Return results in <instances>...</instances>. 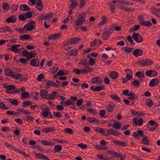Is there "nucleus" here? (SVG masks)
<instances>
[{
	"instance_id": "nucleus-9",
	"label": "nucleus",
	"mask_w": 160,
	"mask_h": 160,
	"mask_svg": "<svg viewBox=\"0 0 160 160\" xmlns=\"http://www.w3.org/2000/svg\"><path fill=\"white\" fill-rule=\"evenodd\" d=\"M133 121L134 124L136 126L139 125L141 126L143 123V120L142 118H140L138 120L137 118H133Z\"/></svg>"
},
{
	"instance_id": "nucleus-13",
	"label": "nucleus",
	"mask_w": 160,
	"mask_h": 160,
	"mask_svg": "<svg viewBox=\"0 0 160 160\" xmlns=\"http://www.w3.org/2000/svg\"><path fill=\"white\" fill-rule=\"evenodd\" d=\"M112 142L118 146H121L123 147L127 146V143L124 141H117L114 139L113 140Z\"/></svg>"
},
{
	"instance_id": "nucleus-50",
	"label": "nucleus",
	"mask_w": 160,
	"mask_h": 160,
	"mask_svg": "<svg viewBox=\"0 0 160 160\" xmlns=\"http://www.w3.org/2000/svg\"><path fill=\"white\" fill-rule=\"evenodd\" d=\"M144 59L139 60L137 62V63L143 67L146 66Z\"/></svg>"
},
{
	"instance_id": "nucleus-4",
	"label": "nucleus",
	"mask_w": 160,
	"mask_h": 160,
	"mask_svg": "<svg viewBox=\"0 0 160 160\" xmlns=\"http://www.w3.org/2000/svg\"><path fill=\"white\" fill-rule=\"evenodd\" d=\"M36 23L33 21L29 22L24 26V28L28 31H31L33 29H36Z\"/></svg>"
},
{
	"instance_id": "nucleus-16",
	"label": "nucleus",
	"mask_w": 160,
	"mask_h": 160,
	"mask_svg": "<svg viewBox=\"0 0 160 160\" xmlns=\"http://www.w3.org/2000/svg\"><path fill=\"white\" fill-rule=\"evenodd\" d=\"M36 7L38 10H42L43 8L42 0H36Z\"/></svg>"
},
{
	"instance_id": "nucleus-24",
	"label": "nucleus",
	"mask_w": 160,
	"mask_h": 160,
	"mask_svg": "<svg viewBox=\"0 0 160 160\" xmlns=\"http://www.w3.org/2000/svg\"><path fill=\"white\" fill-rule=\"evenodd\" d=\"M4 99L9 101L10 103H11L13 105H17L18 104V102L17 100L13 99H9L6 98H4Z\"/></svg>"
},
{
	"instance_id": "nucleus-2",
	"label": "nucleus",
	"mask_w": 160,
	"mask_h": 160,
	"mask_svg": "<svg viewBox=\"0 0 160 160\" xmlns=\"http://www.w3.org/2000/svg\"><path fill=\"white\" fill-rule=\"evenodd\" d=\"M86 17V14L84 12H82L78 17L75 22L77 26L82 25L85 21Z\"/></svg>"
},
{
	"instance_id": "nucleus-42",
	"label": "nucleus",
	"mask_w": 160,
	"mask_h": 160,
	"mask_svg": "<svg viewBox=\"0 0 160 160\" xmlns=\"http://www.w3.org/2000/svg\"><path fill=\"white\" fill-rule=\"evenodd\" d=\"M139 34L138 33H133L132 35V38L133 39L138 43V37Z\"/></svg>"
},
{
	"instance_id": "nucleus-17",
	"label": "nucleus",
	"mask_w": 160,
	"mask_h": 160,
	"mask_svg": "<svg viewBox=\"0 0 160 160\" xmlns=\"http://www.w3.org/2000/svg\"><path fill=\"white\" fill-rule=\"evenodd\" d=\"M109 75L112 79H117L119 75V73L116 71H112L109 74Z\"/></svg>"
},
{
	"instance_id": "nucleus-63",
	"label": "nucleus",
	"mask_w": 160,
	"mask_h": 160,
	"mask_svg": "<svg viewBox=\"0 0 160 160\" xmlns=\"http://www.w3.org/2000/svg\"><path fill=\"white\" fill-rule=\"evenodd\" d=\"M19 19L22 21H24L26 20V18L25 14L20 15L19 16Z\"/></svg>"
},
{
	"instance_id": "nucleus-14",
	"label": "nucleus",
	"mask_w": 160,
	"mask_h": 160,
	"mask_svg": "<svg viewBox=\"0 0 160 160\" xmlns=\"http://www.w3.org/2000/svg\"><path fill=\"white\" fill-rule=\"evenodd\" d=\"M61 33H57L52 34L49 36L48 38L50 39L56 40L61 38Z\"/></svg>"
},
{
	"instance_id": "nucleus-29",
	"label": "nucleus",
	"mask_w": 160,
	"mask_h": 160,
	"mask_svg": "<svg viewBox=\"0 0 160 160\" xmlns=\"http://www.w3.org/2000/svg\"><path fill=\"white\" fill-rule=\"evenodd\" d=\"M79 64L83 65L85 67H86V66H87V67H89L88 63L87 62L86 59H81L80 61Z\"/></svg>"
},
{
	"instance_id": "nucleus-3",
	"label": "nucleus",
	"mask_w": 160,
	"mask_h": 160,
	"mask_svg": "<svg viewBox=\"0 0 160 160\" xmlns=\"http://www.w3.org/2000/svg\"><path fill=\"white\" fill-rule=\"evenodd\" d=\"M113 3H111V8L112 9H114L115 6V3L116 2L121 3L124 4L125 5L128 6H131L133 4L129 2L125 1L122 0H110Z\"/></svg>"
},
{
	"instance_id": "nucleus-52",
	"label": "nucleus",
	"mask_w": 160,
	"mask_h": 160,
	"mask_svg": "<svg viewBox=\"0 0 160 160\" xmlns=\"http://www.w3.org/2000/svg\"><path fill=\"white\" fill-rule=\"evenodd\" d=\"M132 83L134 86H139L140 82L138 80L135 79L132 82Z\"/></svg>"
},
{
	"instance_id": "nucleus-18",
	"label": "nucleus",
	"mask_w": 160,
	"mask_h": 160,
	"mask_svg": "<svg viewBox=\"0 0 160 160\" xmlns=\"http://www.w3.org/2000/svg\"><path fill=\"white\" fill-rule=\"evenodd\" d=\"M55 131L54 127H48L46 128H43L42 131L44 132L48 133L50 132H52Z\"/></svg>"
},
{
	"instance_id": "nucleus-23",
	"label": "nucleus",
	"mask_w": 160,
	"mask_h": 160,
	"mask_svg": "<svg viewBox=\"0 0 160 160\" xmlns=\"http://www.w3.org/2000/svg\"><path fill=\"white\" fill-rule=\"evenodd\" d=\"M40 92L41 96L42 98H46L48 94V91L44 89L41 90Z\"/></svg>"
},
{
	"instance_id": "nucleus-36",
	"label": "nucleus",
	"mask_w": 160,
	"mask_h": 160,
	"mask_svg": "<svg viewBox=\"0 0 160 160\" xmlns=\"http://www.w3.org/2000/svg\"><path fill=\"white\" fill-rule=\"evenodd\" d=\"M97 157L100 159L104 160H110L109 158H107L106 156L101 154H98L97 155Z\"/></svg>"
},
{
	"instance_id": "nucleus-41",
	"label": "nucleus",
	"mask_w": 160,
	"mask_h": 160,
	"mask_svg": "<svg viewBox=\"0 0 160 160\" xmlns=\"http://www.w3.org/2000/svg\"><path fill=\"white\" fill-rule=\"evenodd\" d=\"M31 104L32 102L29 101H26L22 102V106L24 108L29 106Z\"/></svg>"
},
{
	"instance_id": "nucleus-8",
	"label": "nucleus",
	"mask_w": 160,
	"mask_h": 160,
	"mask_svg": "<svg viewBox=\"0 0 160 160\" xmlns=\"http://www.w3.org/2000/svg\"><path fill=\"white\" fill-rule=\"evenodd\" d=\"M94 86H92L90 87V89L95 92H98L105 89V87L103 85L97 86L94 88Z\"/></svg>"
},
{
	"instance_id": "nucleus-21",
	"label": "nucleus",
	"mask_w": 160,
	"mask_h": 160,
	"mask_svg": "<svg viewBox=\"0 0 160 160\" xmlns=\"http://www.w3.org/2000/svg\"><path fill=\"white\" fill-rule=\"evenodd\" d=\"M70 7L71 9H74L78 6V3L75 0H70Z\"/></svg>"
},
{
	"instance_id": "nucleus-34",
	"label": "nucleus",
	"mask_w": 160,
	"mask_h": 160,
	"mask_svg": "<svg viewBox=\"0 0 160 160\" xmlns=\"http://www.w3.org/2000/svg\"><path fill=\"white\" fill-rule=\"evenodd\" d=\"M135 75L137 77L139 78L144 77L145 76L144 72H142L140 71H138L135 73Z\"/></svg>"
},
{
	"instance_id": "nucleus-33",
	"label": "nucleus",
	"mask_w": 160,
	"mask_h": 160,
	"mask_svg": "<svg viewBox=\"0 0 160 160\" xmlns=\"http://www.w3.org/2000/svg\"><path fill=\"white\" fill-rule=\"evenodd\" d=\"M94 131L97 133L102 134H103L105 132V131L102 128H97L94 129Z\"/></svg>"
},
{
	"instance_id": "nucleus-38",
	"label": "nucleus",
	"mask_w": 160,
	"mask_h": 160,
	"mask_svg": "<svg viewBox=\"0 0 160 160\" xmlns=\"http://www.w3.org/2000/svg\"><path fill=\"white\" fill-rule=\"evenodd\" d=\"M110 96L113 99L115 100L118 102H119L120 101V98L117 94H111Z\"/></svg>"
},
{
	"instance_id": "nucleus-31",
	"label": "nucleus",
	"mask_w": 160,
	"mask_h": 160,
	"mask_svg": "<svg viewBox=\"0 0 160 160\" xmlns=\"http://www.w3.org/2000/svg\"><path fill=\"white\" fill-rule=\"evenodd\" d=\"M140 24L141 25L148 27H150L152 25V23L150 21H144L143 22L140 23Z\"/></svg>"
},
{
	"instance_id": "nucleus-30",
	"label": "nucleus",
	"mask_w": 160,
	"mask_h": 160,
	"mask_svg": "<svg viewBox=\"0 0 160 160\" xmlns=\"http://www.w3.org/2000/svg\"><path fill=\"white\" fill-rule=\"evenodd\" d=\"M30 8L26 4H22L19 7V10H30Z\"/></svg>"
},
{
	"instance_id": "nucleus-10",
	"label": "nucleus",
	"mask_w": 160,
	"mask_h": 160,
	"mask_svg": "<svg viewBox=\"0 0 160 160\" xmlns=\"http://www.w3.org/2000/svg\"><path fill=\"white\" fill-rule=\"evenodd\" d=\"M143 53L142 50L140 49H135L133 52V55L136 57L142 56Z\"/></svg>"
},
{
	"instance_id": "nucleus-54",
	"label": "nucleus",
	"mask_w": 160,
	"mask_h": 160,
	"mask_svg": "<svg viewBox=\"0 0 160 160\" xmlns=\"http://www.w3.org/2000/svg\"><path fill=\"white\" fill-rule=\"evenodd\" d=\"M112 32L109 30H108L107 31H104L103 32V34L105 35L107 37V38H108L109 36L112 33Z\"/></svg>"
},
{
	"instance_id": "nucleus-49",
	"label": "nucleus",
	"mask_w": 160,
	"mask_h": 160,
	"mask_svg": "<svg viewBox=\"0 0 160 160\" xmlns=\"http://www.w3.org/2000/svg\"><path fill=\"white\" fill-rule=\"evenodd\" d=\"M25 28H18L15 29V30L20 33H24L25 32Z\"/></svg>"
},
{
	"instance_id": "nucleus-22",
	"label": "nucleus",
	"mask_w": 160,
	"mask_h": 160,
	"mask_svg": "<svg viewBox=\"0 0 160 160\" xmlns=\"http://www.w3.org/2000/svg\"><path fill=\"white\" fill-rule=\"evenodd\" d=\"M159 81L157 79H153L151 80L149 83V86L151 87H153L155 86L157 82L158 83Z\"/></svg>"
},
{
	"instance_id": "nucleus-59",
	"label": "nucleus",
	"mask_w": 160,
	"mask_h": 160,
	"mask_svg": "<svg viewBox=\"0 0 160 160\" xmlns=\"http://www.w3.org/2000/svg\"><path fill=\"white\" fill-rule=\"evenodd\" d=\"M112 127H114L115 128L118 129L121 128V126L120 125L119 123L116 122L113 123Z\"/></svg>"
},
{
	"instance_id": "nucleus-53",
	"label": "nucleus",
	"mask_w": 160,
	"mask_h": 160,
	"mask_svg": "<svg viewBox=\"0 0 160 160\" xmlns=\"http://www.w3.org/2000/svg\"><path fill=\"white\" fill-rule=\"evenodd\" d=\"M87 111L92 113L94 114L95 115H96L98 114V112H97L95 109L92 108V109L88 108L87 109Z\"/></svg>"
},
{
	"instance_id": "nucleus-37",
	"label": "nucleus",
	"mask_w": 160,
	"mask_h": 160,
	"mask_svg": "<svg viewBox=\"0 0 160 160\" xmlns=\"http://www.w3.org/2000/svg\"><path fill=\"white\" fill-rule=\"evenodd\" d=\"M142 143L146 145H149L150 144L148 140V138L147 136L144 137L142 139Z\"/></svg>"
},
{
	"instance_id": "nucleus-61",
	"label": "nucleus",
	"mask_w": 160,
	"mask_h": 160,
	"mask_svg": "<svg viewBox=\"0 0 160 160\" xmlns=\"http://www.w3.org/2000/svg\"><path fill=\"white\" fill-rule=\"evenodd\" d=\"M64 70H60L58 72V74L59 75V76H63L64 75H66L68 73V72H67V73H65V72L63 71Z\"/></svg>"
},
{
	"instance_id": "nucleus-60",
	"label": "nucleus",
	"mask_w": 160,
	"mask_h": 160,
	"mask_svg": "<svg viewBox=\"0 0 160 160\" xmlns=\"http://www.w3.org/2000/svg\"><path fill=\"white\" fill-rule=\"evenodd\" d=\"M29 52L28 51L25 50L22 52V54L23 57H27V58H28V57L29 55Z\"/></svg>"
},
{
	"instance_id": "nucleus-35",
	"label": "nucleus",
	"mask_w": 160,
	"mask_h": 160,
	"mask_svg": "<svg viewBox=\"0 0 160 160\" xmlns=\"http://www.w3.org/2000/svg\"><path fill=\"white\" fill-rule=\"evenodd\" d=\"M78 53V51L76 50H71L68 52L69 56H75L77 55Z\"/></svg>"
},
{
	"instance_id": "nucleus-55",
	"label": "nucleus",
	"mask_w": 160,
	"mask_h": 160,
	"mask_svg": "<svg viewBox=\"0 0 160 160\" xmlns=\"http://www.w3.org/2000/svg\"><path fill=\"white\" fill-rule=\"evenodd\" d=\"M148 100H150V101L149 102L147 101L146 102V104L147 105L148 107H151L153 105V102L150 99H148Z\"/></svg>"
},
{
	"instance_id": "nucleus-62",
	"label": "nucleus",
	"mask_w": 160,
	"mask_h": 160,
	"mask_svg": "<svg viewBox=\"0 0 160 160\" xmlns=\"http://www.w3.org/2000/svg\"><path fill=\"white\" fill-rule=\"evenodd\" d=\"M44 78V76L42 74H39L37 78V80L38 81H41L42 79Z\"/></svg>"
},
{
	"instance_id": "nucleus-46",
	"label": "nucleus",
	"mask_w": 160,
	"mask_h": 160,
	"mask_svg": "<svg viewBox=\"0 0 160 160\" xmlns=\"http://www.w3.org/2000/svg\"><path fill=\"white\" fill-rule=\"evenodd\" d=\"M57 94V92L56 91H54L51 94L49 95V98L51 100H54L55 98V96Z\"/></svg>"
},
{
	"instance_id": "nucleus-6",
	"label": "nucleus",
	"mask_w": 160,
	"mask_h": 160,
	"mask_svg": "<svg viewBox=\"0 0 160 160\" xmlns=\"http://www.w3.org/2000/svg\"><path fill=\"white\" fill-rule=\"evenodd\" d=\"M90 82L91 83L93 84L96 83L102 84L103 83V80L101 78L96 77L92 78Z\"/></svg>"
},
{
	"instance_id": "nucleus-47",
	"label": "nucleus",
	"mask_w": 160,
	"mask_h": 160,
	"mask_svg": "<svg viewBox=\"0 0 160 160\" xmlns=\"http://www.w3.org/2000/svg\"><path fill=\"white\" fill-rule=\"evenodd\" d=\"M96 148L98 150H106L108 149V146H105L104 147H101L99 145H98L96 146Z\"/></svg>"
},
{
	"instance_id": "nucleus-11",
	"label": "nucleus",
	"mask_w": 160,
	"mask_h": 160,
	"mask_svg": "<svg viewBox=\"0 0 160 160\" xmlns=\"http://www.w3.org/2000/svg\"><path fill=\"white\" fill-rule=\"evenodd\" d=\"M108 135H112L115 136H118L119 135V133L117 130H114L111 128H109L107 130Z\"/></svg>"
},
{
	"instance_id": "nucleus-40",
	"label": "nucleus",
	"mask_w": 160,
	"mask_h": 160,
	"mask_svg": "<svg viewBox=\"0 0 160 160\" xmlns=\"http://www.w3.org/2000/svg\"><path fill=\"white\" fill-rule=\"evenodd\" d=\"M17 111L18 112L23 113L25 114H29L31 113L28 110H26L22 108L18 109Z\"/></svg>"
},
{
	"instance_id": "nucleus-64",
	"label": "nucleus",
	"mask_w": 160,
	"mask_h": 160,
	"mask_svg": "<svg viewBox=\"0 0 160 160\" xmlns=\"http://www.w3.org/2000/svg\"><path fill=\"white\" fill-rule=\"evenodd\" d=\"M26 18H30L32 17V14L31 12L28 11L26 13H24Z\"/></svg>"
},
{
	"instance_id": "nucleus-45",
	"label": "nucleus",
	"mask_w": 160,
	"mask_h": 160,
	"mask_svg": "<svg viewBox=\"0 0 160 160\" xmlns=\"http://www.w3.org/2000/svg\"><path fill=\"white\" fill-rule=\"evenodd\" d=\"M133 27L134 28H133L129 29V32H133L138 30L140 28V26L139 25H134Z\"/></svg>"
},
{
	"instance_id": "nucleus-20",
	"label": "nucleus",
	"mask_w": 160,
	"mask_h": 160,
	"mask_svg": "<svg viewBox=\"0 0 160 160\" xmlns=\"http://www.w3.org/2000/svg\"><path fill=\"white\" fill-rule=\"evenodd\" d=\"M86 69H81V71L83 73H88L90 72L93 70V68L90 67L86 66L85 67Z\"/></svg>"
},
{
	"instance_id": "nucleus-56",
	"label": "nucleus",
	"mask_w": 160,
	"mask_h": 160,
	"mask_svg": "<svg viewBox=\"0 0 160 160\" xmlns=\"http://www.w3.org/2000/svg\"><path fill=\"white\" fill-rule=\"evenodd\" d=\"M124 48L125 49L124 50L128 53L131 52L133 50V48H132L128 47H125Z\"/></svg>"
},
{
	"instance_id": "nucleus-51",
	"label": "nucleus",
	"mask_w": 160,
	"mask_h": 160,
	"mask_svg": "<svg viewBox=\"0 0 160 160\" xmlns=\"http://www.w3.org/2000/svg\"><path fill=\"white\" fill-rule=\"evenodd\" d=\"M10 50L16 53L18 52V49L14 45L11 46Z\"/></svg>"
},
{
	"instance_id": "nucleus-43",
	"label": "nucleus",
	"mask_w": 160,
	"mask_h": 160,
	"mask_svg": "<svg viewBox=\"0 0 160 160\" xmlns=\"http://www.w3.org/2000/svg\"><path fill=\"white\" fill-rule=\"evenodd\" d=\"M145 62V65L146 66H150L152 65L153 63V61L150 59H144Z\"/></svg>"
},
{
	"instance_id": "nucleus-58",
	"label": "nucleus",
	"mask_w": 160,
	"mask_h": 160,
	"mask_svg": "<svg viewBox=\"0 0 160 160\" xmlns=\"http://www.w3.org/2000/svg\"><path fill=\"white\" fill-rule=\"evenodd\" d=\"M152 13L160 18V11H151Z\"/></svg>"
},
{
	"instance_id": "nucleus-12",
	"label": "nucleus",
	"mask_w": 160,
	"mask_h": 160,
	"mask_svg": "<svg viewBox=\"0 0 160 160\" xmlns=\"http://www.w3.org/2000/svg\"><path fill=\"white\" fill-rule=\"evenodd\" d=\"M30 64L32 66L38 67L39 66V61L38 59H32L30 61Z\"/></svg>"
},
{
	"instance_id": "nucleus-44",
	"label": "nucleus",
	"mask_w": 160,
	"mask_h": 160,
	"mask_svg": "<svg viewBox=\"0 0 160 160\" xmlns=\"http://www.w3.org/2000/svg\"><path fill=\"white\" fill-rule=\"evenodd\" d=\"M81 40L80 39L77 38H71V41H72L71 42L72 44H76Z\"/></svg>"
},
{
	"instance_id": "nucleus-26",
	"label": "nucleus",
	"mask_w": 160,
	"mask_h": 160,
	"mask_svg": "<svg viewBox=\"0 0 160 160\" xmlns=\"http://www.w3.org/2000/svg\"><path fill=\"white\" fill-rule=\"evenodd\" d=\"M62 149V146L59 145H55L54 148V152H59Z\"/></svg>"
},
{
	"instance_id": "nucleus-7",
	"label": "nucleus",
	"mask_w": 160,
	"mask_h": 160,
	"mask_svg": "<svg viewBox=\"0 0 160 160\" xmlns=\"http://www.w3.org/2000/svg\"><path fill=\"white\" fill-rule=\"evenodd\" d=\"M3 87L7 89L6 92L8 94H11V92H10L9 91L15 90L16 89L15 86L14 85H10L8 86H7L5 84H3Z\"/></svg>"
},
{
	"instance_id": "nucleus-39",
	"label": "nucleus",
	"mask_w": 160,
	"mask_h": 160,
	"mask_svg": "<svg viewBox=\"0 0 160 160\" xmlns=\"http://www.w3.org/2000/svg\"><path fill=\"white\" fill-rule=\"evenodd\" d=\"M23 119L26 121L30 120V122L33 121L32 120L34 119V118H32L31 116L27 115L24 116L23 118Z\"/></svg>"
},
{
	"instance_id": "nucleus-25",
	"label": "nucleus",
	"mask_w": 160,
	"mask_h": 160,
	"mask_svg": "<svg viewBox=\"0 0 160 160\" xmlns=\"http://www.w3.org/2000/svg\"><path fill=\"white\" fill-rule=\"evenodd\" d=\"M30 38V36L27 34H25L23 35H21L20 36L19 39L22 41H24L26 40L29 39Z\"/></svg>"
},
{
	"instance_id": "nucleus-28",
	"label": "nucleus",
	"mask_w": 160,
	"mask_h": 160,
	"mask_svg": "<svg viewBox=\"0 0 160 160\" xmlns=\"http://www.w3.org/2000/svg\"><path fill=\"white\" fill-rule=\"evenodd\" d=\"M107 152L108 154H109L112 156H116L117 157H118L119 154V153L113 150H108L107 151Z\"/></svg>"
},
{
	"instance_id": "nucleus-15",
	"label": "nucleus",
	"mask_w": 160,
	"mask_h": 160,
	"mask_svg": "<svg viewBox=\"0 0 160 160\" xmlns=\"http://www.w3.org/2000/svg\"><path fill=\"white\" fill-rule=\"evenodd\" d=\"M34 154L38 158L43 159L45 160H49V159L47 158V157L42 153H37L35 152Z\"/></svg>"
},
{
	"instance_id": "nucleus-1",
	"label": "nucleus",
	"mask_w": 160,
	"mask_h": 160,
	"mask_svg": "<svg viewBox=\"0 0 160 160\" xmlns=\"http://www.w3.org/2000/svg\"><path fill=\"white\" fill-rule=\"evenodd\" d=\"M4 72L5 75L7 76H10L15 78L16 79H18L22 76V75L20 73H17L16 72L14 73L9 68H6Z\"/></svg>"
},
{
	"instance_id": "nucleus-57",
	"label": "nucleus",
	"mask_w": 160,
	"mask_h": 160,
	"mask_svg": "<svg viewBox=\"0 0 160 160\" xmlns=\"http://www.w3.org/2000/svg\"><path fill=\"white\" fill-rule=\"evenodd\" d=\"M132 38L130 36H128L127 37V40L130 42L132 45H135V43L134 42Z\"/></svg>"
},
{
	"instance_id": "nucleus-19",
	"label": "nucleus",
	"mask_w": 160,
	"mask_h": 160,
	"mask_svg": "<svg viewBox=\"0 0 160 160\" xmlns=\"http://www.w3.org/2000/svg\"><path fill=\"white\" fill-rule=\"evenodd\" d=\"M16 21V18L15 16H11L9 18H7L6 21L8 23H14Z\"/></svg>"
},
{
	"instance_id": "nucleus-5",
	"label": "nucleus",
	"mask_w": 160,
	"mask_h": 160,
	"mask_svg": "<svg viewBox=\"0 0 160 160\" xmlns=\"http://www.w3.org/2000/svg\"><path fill=\"white\" fill-rule=\"evenodd\" d=\"M53 13L52 12L45 14L41 15L38 17V20L39 21L43 20H47L51 18L53 16Z\"/></svg>"
},
{
	"instance_id": "nucleus-27",
	"label": "nucleus",
	"mask_w": 160,
	"mask_h": 160,
	"mask_svg": "<svg viewBox=\"0 0 160 160\" xmlns=\"http://www.w3.org/2000/svg\"><path fill=\"white\" fill-rule=\"evenodd\" d=\"M115 105L114 104L108 105L106 106V108L108 111L109 112H112L115 106Z\"/></svg>"
},
{
	"instance_id": "nucleus-48",
	"label": "nucleus",
	"mask_w": 160,
	"mask_h": 160,
	"mask_svg": "<svg viewBox=\"0 0 160 160\" xmlns=\"http://www.w3.org/2000/svg\"><path fill=\"white\" fill-rule=\"evenodd\" d=\"M3 8L4 10H9L10 9V7L8 3L6 2H4L2 4Z\"/></svg>"
},
{
	"instance_id": "nucleus-32",
	"label": "nucleus",
	"mask_w": 160,
	"mask_h": 160,
	"mask_svg": "<svg viewBox=\"0 0 160 160\" xmlns=\"http://www.w3.org/2000/svg\"><path fill=\"white\" fill-rule=\"evenodd\" d=\"M41 142L42 144L43 145L49 146V145H51L53 146L54 145V144L51 142H50L49 141L45 140H42Z\"/></svg>"
}]
</instances>
